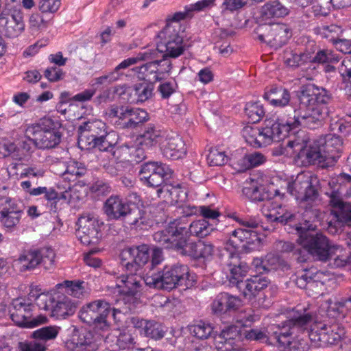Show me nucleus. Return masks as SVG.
<instances>
[{
  "label": "nucleus",
  "instance_id": "1",
  "mask_svg": "<svg viewBox=\"0 0 351 351\" xmlns=\"http://www.w3.org/2000/svg\"><path fill=\"white\" fill-rule=\"evenodd\" d=\"M330 96L328 91L314 84L304 87L300 96V104L294 110L293 118L278 117L276 119L265 121L263 128L245 126L242 135L246 143L254 147L270 145L273 141H280L293 134H300L299 126L315 128L328 115V103ZM292 138L291 139H293Z\"/></svg>",
  "mask_w": 351,
  "mask_h": 351
},
{
  "label": "nucleus",
  "instance_id": "2",
  "mask_svg": "<svg viewBox=\"0 0 351 351\" xmlns=\"http://www.w3.org/2000/svg\"><path fill=\"white\" fill-rule=\"evenodd\" d=\"M287 315V323L283 324L282 330L276 337L285 351H304L301 342L291 340V326L299 328L310 326L308 335L311 343L317 347L337 344L345 336V328L339 323L341 319L329 317L321 311V306L316 316L301 305L289 311Z\"/></svg>",
  "mask_w": 351,
  "mask_h": 351
},
{
  "label": "nucleus",
  "instance_id": "3",
  "mask_svg": "<svg viewBox=\"0 0 351 351\" xmlns=\"http://www.w3.org/2000/svg\"><path fill=\"white\" fill-rule=\"evenodd\" d=\"M341 145L340 137L331 134L308 145L304 138V132H300V134L289 140L285 145L275 147L273 154L285 155L295 160H300L304 165L314 164L328 167L334 165L339 158Z\"/></svg>",
  "mask_w": 351,
  "mask_h": 351
},
{
  "label": "nucleus",
  "instance_id": "4",
  "mask_svg": "<svg viewBox=\"0 0 351 351\" xmlns=\"http://www.w3.org/2000/svg\"><path fill=\"white\" fill-rule=\"evenodd\" d=\"M195 282V274L190 271L187 265L180 263L166 265L162 271L144 277V282L150 287L166 290L178 286L189 287Z\"/></svg>",
  "mask_w": 351,
  "mask_h": 351
},
{
  "label": "nucleus",
  "instance_id": "5",
  "mask_svg": "<svg viewBox=\"0 0 351 351\" xmlns=\"http://www.w3.org/2000/svg\"><path fill=\"white\" fill-rule=\"evenodd\" d=\"M144 277L138 273L129 272V274L121 275L117 278L114 289V293H118L119 296L117 302H122L128 306L123 310L112 309V317L115 322L120 321L123 314L131 311L139 302L142 286L141 282Z\"/></svg>",
  "mask_w": 351,
  "mask_h": 351
},
{
  "label": "nucleus",
  "instance_id": "6",
  "mask_svg": "<svg viewBox=\"0 0 351 351\" xmlns=\"http://www.w3.org/2000/svg\"><path fill=\"white\" fill-rule=\"evenodd\" d=\"M295 230L298 234V243L319 261H326L332 258L335 250H339L330 243L326 236L315 233L312 224L300 225Z\"/></svg>",
  "mask_w": 351,
  "mask_h": 351
},
{
  "label": "nucleus",
  "instance_id": "7",
  "mask_svg": "<svg viewBox=\"0 0 351 351\" xmlns=\"http://www.w3.org/2000/svg\"><path fill=\"white\" fill-rule=\"evenodd\" d=\"M232 217L243 225V228L233 230L226 243V249L228 252L237 253V249L242 247L247 252L259 250L262 239L256 232L251 230L258 225V221L255 219H241L235 214Z\"/></svg>",
  "mask_w": 351,
  "mask_h": 351
},
{
  "label": "nucleus",
  "instance_id": "8",
  "mask_svg": "<svg viewBox=\"0 0 351 351\" xmlns=\"http://www.w3.org/2000/svg\"><path fill=\"white\" fill-rule=\"evenodd\" d=\"M60 127L59 121H55L51 118H44L37 123L27 125L24 134L38 148L51 149L60 142Z\"/></svg>",
  "mask_w": 351,
  "mask_h": 351
},
{
  "label": "nucleus",
  "instance_id": "9",
  "mask_svg": "<svg viewBox=\"0 0 351 351\" xmlns=\"http://www.w3.org/2000/svg\"><path fill=\"white\" fill-rule=\"evenodd\" d=\"M32 304L25 298H19L12 300L9 313L12 320L17 325L25 328H34L45 324L47 319L45 315L32 317Z\"/></svg>",
  "mask_w": 351,
  "mask_h": 351
},
{
  "label": "nucleus",
  "instance_id": "10",
  "mask_svg": "<svg viewBox=\"0 0 351 351\" xmlns=\"http://www.w3.org/2000/svg\"><path fill=\"white\" fill-rule=\"evenodd\" d=\"M106 114L110 119H115V123L122 128H134L149 119L145 110L128 106H112L108 109Z\"/></svg>",
  "mask_w": 351,
  "mask_h": 351
},
{
  "label": "nucleus",
  "instance_id": "11",
  "mask_svg": "<svg viewBox=\"0 0 351 351\" xmlns=\"http://www.w3.org/2000/svg\"><path fill=\"white\" fill-rule=\"evenodd\" d=\"M120 258L128 272L143 274L141 270L150 259V248L146 244L124 248Z\"/></svg>",
  "mask_w": 351,
  "mask_h": 351
},
{
  "label": "nucleus",
  "instance_id": "12",
  "mask_svg": "<svg viewBox=\"0 0 351 351\" xmlns=\"http://www.w3.org/2000/svg\"><path fill=\"white\" fill-rule=\"evenodd\" d=\"M317 182L316 176L309 172L298 174L295 179L287 183L288 192L300 201L313 200L317 196L315 184Z\"/></svg>",
  "mask_w": 351,
  "mask_h": 351
},
{
  "label": "nucleus",
  "instance_id": "13",
  "mask_svg": "<svg viewBox=\"0 0 351 351\" xmlns=\"http://www.w3.org/2000/svg\"><path fill=\"white\" fill-rule=\"evenodd\" d=\"M186 230L185 228H178L173 222L165 230L158 231L153 235L154 240L166 248H174L181 252L183 243L185 242Z\"/></svg>",
  "mask_w": 351,
  "mask_h": 351
},
{
  "label": "nucleus",
  "instance_id": "14",
  "mask_svg": "<svg viewBox=\"0 0 351 351\" xmlns=\"http://www.w3.org/2000/svg\"><path fill=\"white\" fill-rule=\"evenodd\" d=\"M260 29H263L265 32L258 35L259 40L275 49L281 47L291 36L290 29L283 23L265 25Z\"/></svg>",
  "mask_w": 351,
  "mask_h": 351
},
{
  "label": "nucleus",
  "instance_id": "15",
  "mask_svg": "<svg viewBox=\"0 0 351 351\" xmlns=\"http://www.w3.org/2000/svg\"><path fill=\"white\" fill-rule=\"evenodd\" d=\"M148 62L139 67H136L135 70H138L137 77L145 80L147 78L149 81H160L169 75L171 69V62L167 58Z\"/></svg>",
  "mask_w": 351,
  "mask_h": 351
},
{
  "label": "nucleus",
  "instance_id": "16",
  "mask_svg": "<svg viewBox=\"0 0 351 351\" xmlns=\"http://www.w3.org/2000/svg\"><path fill=\"white\" fill-rule=\"evenodd\" d=\"M269 280L265 276H254L243 284V294L254 307L263 305V291L269 285Z\"/></svg>",
  "mask_w": 351,
  "mask_h": 351
},
{
  "label": "nucleus",
  "instance_id": "17",
  "mask_svg": "<svg viewBox=\"0 0 351 351\" xmlns=\"http://www.w3.org/2000/svg\"><path fill=\"white\" fill-rule=\"evenodd\" d=\"M275 197L266 200L262 206V213L269 221L286 223L293 217V213L287 205L278 201L280 193L275 191Z\"/></svg>",
  "mask_w": 351,
  "mask_h": 351
},
{
  "label": "nucleus",
  "instance_id": "18",
  "mask_svg": "<svg viewBox=\"0 0 351 351\" xmlns=\"http://www.w3.org/2000/svg\"><path fill=\"white\" fill-rule=\"evenodd\" d=\"M7 11L0 13V30L9 38L17 37L24 29L23 16L21 10Z\"/></svg>",
  "mask_w": 351,
  "mask_h": 351
},
{
  "label": "nucleus",
  "instance_id": "19",
  "mask_svg": "<svg viewBox=\"0 0 351 351\" xmlns=\"http://www.w3.org/2000/svg\"><path fill=\"white\" fill-rule=\"evenodd\" d=\"M105 214L110 219H121L132 213L131 204L119 195H111L104 206Z\"/></svg>",
  "mask_w": 351,
  "mask_h": 351
},
{
  "label": "nucleus",
  "instance_id": "20",
  "mask_svg": "<svg viewBox=\"0 0 351 351\" xmlns=\"http://www.w3.org/2000/svg\"><path fill=\"white\" fill-rule=\"evenodd\" d=\"M242 340V328L231 325L225 327L219 335L214 338V344L218 351H228L233 348L236 341Z\"/></svg>",
  "mask_w": 351,
  "mask_h": 351
},
{
  "label": "nucleus",
  "instance_id": "21",
  "mask_svg": "<svg viewBox=\"0 0 351 351\" xmlns=\"http://www.w3.org/2000/svg\"><path fill=\"white\" fill-rule=\"evenodd\" d=\"M163 156L171 160H178L186 154V148L182 138L177 134H171L165 139L161 147Z\"/></svg>",
  "mask_w": 351,
  "mask_h": 351
},
{
  "label": "nucleus",
  "instance_id": "22",
  "mask_svg": "<svg viewBox=\"0 0 351 351\" xmlns=\"http://www.w3.org/2000/svg\"><path fill=\"white\" fill-rule=\"evenodd\" d=\"M227 256L230 259L227 263L230 282L242 289V280L248 271V267L246 263L240 261L237 253L228 252Z\"/></svg>",
  "mask_w": 351,
  "mask_h": 351
},
{
  "label": "nucleus",
  "instance_id": "23",
  "mask_svg": "<svg viewBox=\"0 0 351 351\" xmlns=\"http://www.w3.org/2000/svg\"><path fill=\"white\" fill-rule=\"evenodd\" d=\"M242 306L241 300L237 296L221 293L216 296L211 304L213 312L218 315L235 311Z\"/></svg>",
  "mask_w": 351,
  "mask_h": 351
},
{
  "label": "nucleus",
  "instance_id": "24",
  "mask_svg": "<svg viewBox=\"0 0 351 351\" xmlns=\"http://www.w3.org/2000/svg\"><path fill=\"white\" fill-rule=\"evenodd\" d=\"M168 136L167 132L162 130L160 127L148 124L145 128L143 133L139 136L138 142L142 146L147 148L156 145H159L161 148L165 139Z\"/></svg>",
  "mask_w": 351,
  "mask_h": 351
},
{
  "label": "nucleus",
  "instance_id": "25",
  "mask_svg": "<svg viewBox=\"0 0 351 351\" xmlns=\"http://www.w3.org/2000/svg\"><path fill=\"white\" fill-rule=\"evenodd\" d=\"M213 253V246L210 243L199 241L198 243L189 242L185 237L180 254L187 255L195 258H207Z\"/></svg>",
  "mask_w": 351,
  "mask_h": 351
},
{
  "label": "nucleus",
  "instance_id": "26",
  "mask_svg": "<svg viewBox=\"0 0 351 351\" xmlns=\"http://www.w3.org/2000/svg\"><path fill=\"white\" fill-rule=\"evenodd\" d=\"M12 266L21 272L36 269L38 267L37 248L24 250L19 256L13 261Z\"/></svg>",
  "mask_w": 351,
  "mask_h": 351
},
{
  "label": "nucleus",
  "instance_id": "27",
  "mask_svg": "<svg viewBox=\"0 0 351 351\" xmlns=\"http://www.w3.org/2000/svg\"><path fill=\"white\" fill-rule=\"evenodd\" d=\"M183 31L180 23H167L156 35V46L183 40Z\"/></svg>",
  "mask_w": 351,
  "mask_h": 351
},
{
  "label": "nucleus",
  "instance_id": "28",
  "mask_svg": "<svg viewBox=\"0 0 351 351\" xmlns=\"http://www.w3.org/2000/svg\"><path fill=\"white\" fill-rule=\"evenodd\" d=\"M350 307H351V298L341 301L328 300L321 304V311L326 313L329 317L343 319Z\"/></svg>",
  "mask_w": 351,
  "mask_h": 351
},
{
  "label": "nucleus",
  "instance_id": "29",
  "mask_svg": "<svg viewBox=\"0 0 351 351\" xmlns=\"http://www.w3.org/2000/svg\"><path fill=\"white\" fill-rule=\"evenodd\" d=\"M264 98L272 106L283 108L289 104L291 95L289 90L282 86H271L266 90Z\"/></svg>",
  "mask_w": 351,
  "mask_h": 351
},
{
  "label": "nucleus",
  "instance_id": "30",
  "mask_svg": "<svg viewBox=\"0 0 351 351\" xmlns=\"http://www.w3.org/2000/svg\"><path fill=\"white\" fill-rule=\"evenodd\" d=\"M89 310L96 312L99 315V316L95 319L94 324L95 328L101 330H106L109 328L107 317L112 311L109 303L102 300L95 301L89 303Z\"/></svg>",
  "mask_w": 351,
  "mask_h": 351
},
{
  "label": "nucleus",
  "instance_id": "31",
  "mask_svg": "<svg viewBox=\"0 0 351 351\" xmlns=\"http://www.w3.org/2000/svg\"><path fill=\"white\" fill-rule=\"evenodd\" d=\"M132 323L135 328H142L141 332H143L145 336L154 339L162 338L166 331L164 326L154 321L134 318Z\"/></svg>",
  "mask_w": 351,
  "mask_h": 351
},
{
  "label": "nucleus",
  "instance_id": "32",
  "mask_svg": "<svg viewBox=\"0 0 351 351\" xmlns=\"http://www.w3.org/2000/svg\"><path fill=\"white\" fill-rule=\"evenodd\" d=\"M22 210L16 202L0 210V221L6 228H13L20 221Z\"/></svg>",
  "mask_w": 351,
  "mask_h": 351
},
{
  "label": "nucleus",
  "instance_id": "33",
  "mask_svg": "<svg viewBox=\"0 0 351 351\" xmlns=\"http://www.w3.org/2000/svg\"><path fill=\"white\" fill-rule=\"evenodd\" d=\"M243 193L252 201H266L271 197L270 194L265 191L263 186L259 185L257 181L252 180L247 182L243 189Z\"/></svg>",
  "mask_w": 351,
  "mask_h": 351
},
{
  "label": "nucleus",
  "instance_id": "34",
  "mask_svg": "<svg viewBox=\"0 0 351 351\" xmlns=\"http://www.w3.org/2000/svg\"><path fill=\"white\" fill-rule=\"evenodd\" d=\"M76 306L71 300L64 297L62 300H58L55 305H52L50 315L51 317L64 318L66 316L73 314Z\"/></svg>",
  "mask_w": 351,
  "mask_h": 351
},
{
  "label": "nucleus",
  "instance_id": "35",
  "mask_svg": "<svg viewBox=\"0 0 351 351\" xmlns=\"http://www.w3.org/2000/svg\"><path fill=\"white\" fill-rule=\"evenodd\" d=\"M288 14V8L278 1H269L262 8L263 17L265 19L284 17Z\"/></svg>",
  "mask_w": 351,
  "mask_h": 351
},
{
  "label": "nucleus",
  "instance_id": "36",
  "mask_svg": "<svg viewBox=\"0 0 351 351\" xmlns=\"http://www.w3.org/2000/svg\"><path fill=\"white\" fill-rule=\"evenodd\" d=\"M38 266L40 265L45 270H53L56 267V253L50 247L37 248Z\"/></svg>",
  "mask_w": 351,
  "mask_h": 351
},
{
  "label": "nucleus",
  "instance_id": "37",
  "mask_svg": "<svg viewBox=\"0 0 351 351\" xmlns=\"http://www.w3.org/2000/svg\"><path fill=\"white\" fill-rule=\"evenodd\" d=\"M157 192L159 197L169 200L171 204L177 203L182 197L181 193H184L180 184L173 185L167 183L162 185Z\"/></svg>",
  "mask_w": 351,
  "mask_h": 351
},
{
  "label": "nucleus",
  "instance_id": "38",
  "mask_svg": "<svg viewBox=\"0 0 351 351\" xmlns=\"http://www.w3.org/2000/svg\"><path fill=\"white\" fill-rule=\"evenodd\" d=\"M156 49L163 53V57L176 58L181 56L184 50L185 45L183 40L168 43V45H158Z\"/></svg>",
  "mask_w": 351,
  "mask_h": 351
},
{
  "label": "nucleus",
  "instance_id": "39",
  "mask_svg": "<svg viewBox=\"0 0 351 351\" xmlns=\"http://www.w3.org/2000/svg\"><path fill=\"white\" fill-rule=\"evenodd\" d=\"M84 283L82 280H64L56 285V289H65V292L75 298H80L85 292V288L83 287Z\"/></svg>",
  "mask_w": 351,
  "mask_h": 351
},
{
  "label": "nucleus",
  "instance_id": "40",
  "mask_svg": "<svg viewBox=\"0 0 351 351\" xmlns=\"http://www.w3.org/2000/svg\"><path fill=\"white\" fill-rule=\"evenodd\" d=\"M60 330V327L57 326H45L34 331L32 337L45 344L46 341L55 339Z\"/></svg>",
  "mask_w": 351,
  "mask_h": 351
},
{
  "label": "nucleus",
  "instance_id": "41",
  "mask_svg": "<svg viewBox=\"0 0 351 351\" xmlns=\"http://www.w3.org/2000/svg\"><path fill=\"white\" fill-rule=\"evenodd\" d=\"M213 229V224L206 219L194 221L189 227L190 233L198 237L207 236Z\"/></svg>",
  "mask_w": 351,
  "mask_h": 351
},
{
  "label": "nucleus",
  "instance_id": "42",
  "mask_svg": "<svg viewBox=\"0 0 351 351\" xmlns=\"http://www.w3.org/2000/svg\"><path fill=\"white\" fill-rule=\"evenodd\" d=\"M308 62L318 64L332 63L338 62V56L330 49H320L315 55L308 53Z\"/></svg>",
  "mask_w": 351,
  "mask_h": 351
},
{
  "label": "nucleus",
  "instance_id": "43",
  "mask_svg": "<svg viewBox=\"0 0 351 351\" xmlns=\"http://www.w3.org/2000/svg\"><path fill=\"white\" fill-rule=\"evenodd\" d=\"M245 112L250 121L256 123L265 115L263 106L260 102H249L246 104Z\"/></svg>",
  "mask_w": 351,
  "mask_h": 351
},
{
  "label": "nucleus",
  "instance_id": "44",
  "mask_svg": "<svg viewBox=\"0 0 351 351\" xmlns=\"http://www.w3.org/2000/svg\"><path fill=\"white\" fill-rule=\"evenodd\" d=\"M171 174V170L167 165H164L160 169H158L157 173H154L147 180H143V182L149 186L158 187L162 184L165 178H167Z\"/></svg>",
  "mask_w": 351,
  "mask_h": 351
},
{
  "label": "nucleus",
  "instance_id": "45",
  "mask_svg": "<svg viewBox=\"0 0 351 351\" xmlns=\"http://www.w3.org/2000/svg\"><path fill=\"white\" fill-rule=\"evenodd\" d=\"M191 334L198 339H207L213 331V326L206 322H199L189 327Z\"/></svg>",
  "mask_w": 351,
  "mask_h": 351
},
{
  "label": "nucleus",
  "instance_id": "46",
  "mask_svg": "<svg viewBox=\"0 0 351 351\" xmlns=\"http://www.w3.org/2000/svg\"><path fill=\"white\" fill-rule=\"evenodd\" d=\"M133 93L136 97L138 102H143L147 100L152 95L154 85L145 82L136 84L133 89Z\"/></svg>",
  "mask_w": 351,
  "mask_h": 351
},
{
  "label": "nucleus",
  "instance_id": "47",
  "mask_svg": "<svg viewBox=\"0 0 351 351\" xmlns=\"http://www.w3.org/2000/svg\"><path fill=\"white\" fill-rule=\"evenodd\" d=\"M266 158L263 154L259 152H253L246 154L241 160V167L243 169H250L263 164Z\"/></svg>",
  "mask_w": 351,
  "mask_h": 351
},
{
  "label": "nucleus",
  "instance_id": "48",
  "mask_svg": "<svg viewBox=\"0 0 351 351\" xmlns=\"http://www.w3.org/2000/svg\"><path fill=\"white\" fill-rule=\"evenodd\" d=\"M65 346L70 351H85L87 348L86 335L75 333L70 340L66 341Z\"/></svg>",
  "mask_w": 351,
  "mask_h": 351
},
{
  "label": "nucleus",
  "instance_id": "49",
  "mask_svg": "<svg viewBox=\"0 0 351 351\" xmlns=\"http://www.w3.org/2000/svg\"><path fill=\"white\" fill-rule=\"evenodd\" d=\"M228 160L225 152L219 147H212L207 156V161L210 166H221Z\"/></svg>",
  "mask_w": 351,
  "mask_h": 351
},
{
  "label": "nucleus",
  "instance_id": "50",
  "mask_svg": "<svg viewBox=\"0 0 351 351\" xmlns=\"http://www.w3.org/2000/svg\"><path fill=\"white\" fill-rule=\"evenodd\" d=\"M285 63L289 66L296 67L305 62H308V53H295L286 52L285 54Z\"/></svg>",
  "mask_w": 351,
  "mask_h": 351
},
{
  "label": "nucleus",
  "instance_id": "51",
  "mask_svg": "<svg viewBox=\"0 0 351 351\" xmlns=\"http://www.w3.org/2000/svg\"><path fill=\"white\" fill-rule=\"evenodd\" d=\"M314 274V270L312 269H309L304 271V272L301 274H299L295 283L297 286L301 289H306L308 292L312 291H314V282L313 279L309 278V276H311Z\"/></svg>",
  "mask_w": 351,
  "mask_h": 351
},
{
  "label": "nucleus",
  "instance_id": "52",
  "mask_svg": "<svg viewBox=\"0 0 351 351\" xmlns=\"http://www.w3.org/2000/svg\"><path fill=\"white\" fill-rule=\"evenodd\" d=\"M165 164L158 162H148L142 165L139 171V177L141 180H147L150 178L154 173L158 172V169H160Z\"/></svg>",
  "mask_w": 351,
  "mask_h": 351
},
{
  "label": "nucleus",
  "instance_id": "53",
  "mask_svg": "<svg viewBox=\"0 0 351 351\" xmlns=\"http://www.w3.org/2000/svg\"><path fill=\"white\" fill-rule=\"evenodd\" d=\"M88 217L81 216L76 223L75 235L81 243L88 245Z\"/></svg>",
  "mask_w": 351,
  "mask_h": 351
},
{
  "label": "nucleus",
  "instance_id": "54",
  "mask_svg": "<svg viewBox=\"0 0 351 351\" xmlns=\"http://www.w3.org/2000/svg\"><path fill=\"white\" fill-rule=\"evenodd\" d=\"M311 269L314 270V274L311 276H309V278L313 279L314 282V287L317 289V290L315 291V293L316 294H320V291L318 290L319 288L320 290H322V287L324 285V284L331 280L330 274L328 272L316 271L315 269Z\"/></svg>",
  "mask_w": 351,
  "mask_h": 351
},
{
  "label": "nucleus",
  "instance_id": "55",
  "mask_svg": "<svg viewBox=\"0 0 351 351\" xmlns=\"http://www.w3.org/2000/svg\"><path fill=\"white\" fill-rule=\"evenodd\" d=\"M46 345L35 339L18 343V351H46Z\"/></svg>",
  "mask_w": 351,
  "mask_h": 351
},
{
  "label": "nucleus",
  "instance_id": "56",
  "mask_svg": "<svg viewBox=\"0 0 351 351\" xmlns=\"http://www.w3.org/2000/svg\"><path fill=\"white\" fill-rule=\"evenodd\" d=\"M152 58V53L147 51L138 53L136 57L129 58L122 61L115 69V73L122 69H126L130 66L135 64L138 61L149 60Z\"/></svg>",
  "mask_w": 351,
  "mask_h": 351
},
{
  "label": "nucleus",
  "instance_id": "57",
  "mask_svg": "<svg viewBox=\"0 0 351 351\" xmlns=\"http://www.w3.org/2000/svg\"><path fill=\"white\" fill-rule=\"evenodd\" d=\"M339 71L343 81L351 87V56H346L339 66Z\"/></svg>",
  "mask_w": 351,
  "mask_h": 351
},
{
  "label": "nucleus",
  "instance_id": "58",
  "mask_svg": "<svg viewBox=\"0 0 351 351\" xmlns=\"http://www.w3.org/2000/svg\"><path fill=\"white\" fill-rule=\"evenodd\" d=\"M44 194L45 198L47 201H51L58 199V193L53 188H47L45 186H39L32 189L29 191V195L37 196Z\"/></svg>",
  "mask_w": 351,
  "mask_h": 351
},
{
  "label": "nucleus",
  "instance_id": "59",
  "mask_svg": "<svg viewBox=\"0 0 351 351\" xmlns=\"http://www.w3.org/2000/svg\"><path fill=\"white\" fill-rule=\"evenodd\" d=\"M89 222H90V226H91V228H89V237L91 235L89 244L96 243L101 237V227L104 223L95 219H89Z\"/></svg>",
  "mask_w": 351,
  "mask_h": 351
},
{
  "label": "nucleus",
  "instance_id": "60",
  "mask_svg": "<svg viewBox=\"0 0 351 351\" xmlns=\"http://www.w3.org/2000/svg\"><path fill=\"white\" fill-rule=\"evenodd\" d=\"M89 191L95 198L106 195L110 191L109 185L101 180L95 182L89 189Z\"/></svg>",
  "mask_w": 351,
  "mask_h": 351
},
{
  "label": "nucleus",
  "instance_id": "61",
  "mask_svg": "<svg viewBox=\"0 0 351 351\" xmlns=\"http://www.w3.org/2000/svg\"><path fill=\"white\" fill-rule=\"evenodd\" d=\"M60 0H39L38 8L43 13H54L60 8Z\"/></svg>",
  "mask_w": 351,
  "mask_h": 351
},
{
  "label": "nucleus",
  "instance_id": "62",
  "mask_svg": "<svg viewBox=\"0 0 351 351\" xmlns=\"http://www.w3.org/2000/svg\"><path fill=\"white\" fill-rule=\"evenodd\" d=\"M36 304L40 309L50 311L53 303V299L51 295L45 293L37 295L34 298Z\"/></svg>",
  "mask_w": 351,
  "mask_h": 351
},
{
  "label": "nucleus",
  "instance_id": "63",
  "mask_svg": "<svg viewBox=\"0 0 351 351\" xmlns=\"http://www.w3.org/2000/svg\"><path fill=\"white\" fill-rule=\"evenodd\" d=\"M267 338L266 335L258 329L246 330L242 328V340L263 341Z\"/></svg>",
  "mask_w": 351,
  "mask_h": 351
},
{
  "label": "nucleus",
  "instance_id": "64",
  "mask_svg": "<svg viewBox=\"0 0 351 351\" xmlns=\"http://www.w3.org/2000/svg\"><path fill=\"white\" fill-rule=\"evenodd\" d=\"M216 0H201L195 3L187 5L188 11L191 12V16H193L194 12H199L204 11L206 9L214 5Z\"/></svg>",
  "mask_w": 351,
  "mask_h": 351
}]
</instances>
